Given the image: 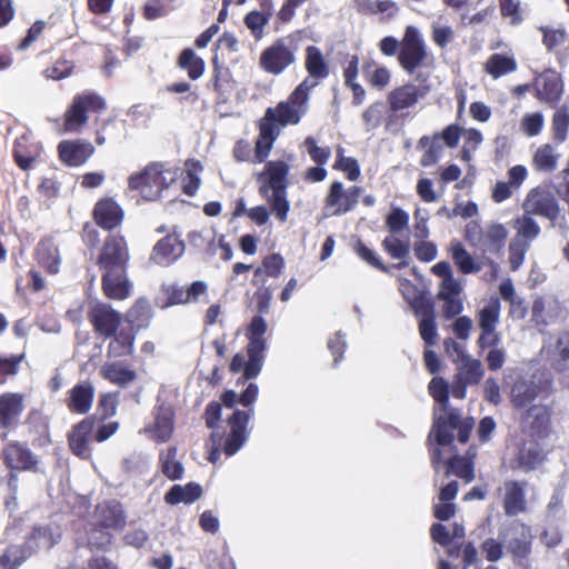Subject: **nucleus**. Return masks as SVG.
Listing matches in <instances>:
<instances>
[{"mask_svg": "<svg viewBox=\"0 0 569 569\" xmlns=\"http://www.w3.org/2000/svg\"><path fill=\"white\" fill-rule=\"evenodd\" d=\"M178 168L166 169L163 163H151L141 173L131 176L129 187L140 189L144 198L156 200L178 177Z\"/></svg>", "mask_w": 569, "mask_h": 569, "instance_id": "f257e3e1", "label": "nucleus"}, {"mask_svg": "<svg viewBox=\"0 0 569 569\" xmlns=\"http://www.w3.org/2000/svg\"><path fill=\"white\" fill-rule=\"evenodd\" d=\"M299 46L288 36L276 40L260 56V67L268 73L278 76L296 62Z\"/></svg>", "mask_w": 569, "mask_h": 569, "instance_id": "f03ea898", "label": "nucleus"}, {"mask_svg": "<svg viewBox=\"0 0 569 569\" xmlns=\"http://www.w3.org/2000/svg\"><path fill=\"white\" fill-rule=\"evenodd\" d=\"M427 56L426 44L419 30L416 27L408 26L398 54L399 64L411 74L423 64Z\"/></svg>", "mask_w": 569, "mask_h": 569, "instance_id": "7ed1b4c3", "label": "nucleus"}, {"mask_svg": "<svg viewBox=\"0 0 569 569\" xmlns=\"http://www.w3.org/2000/svg\"><path fill=\"white\" fill-rule=\"evenodd\" d=\"M106 108L103 98L93 92L77 94L66 112L64 129L78 131L88 121L87 113L99 112Z\"/></svg>", "mask_w": 569, "mask_h": 569, "instance_id": "20e7f679", "label": "nucleus"}, {"mask_svg": "<svg viewBox=\"0 0 569 569\" xmlns=\"http://www.w3.org/2000/svg\"><path fill=\"white\" fill-rule=\"evenodd\" d=\"M522 208L528 214H536L551 222L560 217V206L555 194L546 187L532 188L526 196Z\"/></svg>", "mask_w": 569, "mask_h": 569, "instance_id": "39448f33", "label": "nucleus"}, {"mask_svg": "<svg viewBox=\"0 0 569 569\" xmlns=\"http://www.w3.org/2000/svg\"><path fill=\"white\" fill-rule=\"evenodd\" d=\"M128 261L129 250L124 238L109 236L98 258L99 267L107 271V277H111L120 270H127Z\"/></svg>", "mask_w": 569, "mask_h": 569, "instance_id": "423d86ee", "label": "nucleus"}, {"mask_svg": "<svg viewBox=\"0 0 569 569\" xmlns=\"http://www.w3.org/2000/svg\"><path fill=\"white\" fill-rule=\"evenodd\" d=\"M361 196V188L345 189L340 181L331 183L326 197V216H339L355 208Z\"/></svg>", "mask_w": 569, "mask_h": 569, "instance_id": "0eeeda50", "label": "nucleus"}, {"mask_svg": "<svg viewBox=\"0 0 569 569\" xmlns=\"http://www.w3.org/2000/svg\"><path fill=\"white\" fill-rule=\"evenodd\" d=\"M499 539L518 563H521L530 553L531 533L529 528L521 523H512L499 532Z\"/></svg>", "mask_w": 569, "mask_h": 569, "instance_id": "6e6552de", "label": "nucleus"}, {"mask_svg": "<svg viewBox=\"0 0 569 569\" xmlns=\"http://www.w3.org/2000/svg\"><path fill=\"white\" fill-rule=\"evenodd\" d=\"M308 110V103L302 99H293V92L287 101L280 102L276 108H269L266 111L263 120L273 124L281 126L297 124Z\"/></svg>", "mask_w": 569, "mask_h": 569, "instance_id": "1a4fd4ad", "label": "nucleus"}, {"mask_svg": "<svg viewBox=\"0 0 569 569\" xmlns=\"http://www.w3.org/2000/svg\"><path fill=\"white\" fill-rule=\"evenodd\" d=\"M543 351L552 369L558 372L569 370V332L550 335L543 343Z\"/></svg>", "mask_w": 569, "mask_h": 569, "instance_id": "9d476101", "label": "nucleus"}, {"mask_svg": "<svg viewBox=\"0 0 569 569\" xmlns=\"http://www.w3.org/2000/svg\"><path fill=\"white\" fill-rule=\"evenodd\" d=\"M61 529L58 525L46 523L36 526L27 537L23 547L29 557L42 550L51 549L61 538Z\"/></svg>", "mask_w": 569, "mask_h": 569, "instance_id": "9b49d317", "label": "nucleus"}, {"mask_svg": "<svg viewBox=\"0 0 569 569\" xmlns=\"http://www.w3.org/2000/svg\"><path fill=\"white\" fill-rule=\"evenodd\" d=\"M253 411L236 410L228 419L231 428V432L224 443V453L227 456H233L247 441V425L250 420Z\"/></svg>", "mask_w": 569, "mask_h": 569, "instance_id": "f8f14e48", "label": "nucleus"}, {"mask_svg": "<svg viewBox=\"0 0 569 569\" xmlns=\"http://www.w3.org/2000/svg\"><path fill=\"white\" fill-rule=\"evenodd\" d=\"M1 455L6 466L11 470H37L38 459L24 443L10 442Z\"/></svg>", "mask_w": 569, "mask_h": 569, "instance_id": "ddd939ff", "label": "nucleus"}, {"mask_svg": "<svg viewBox=\"0 0 569 569\" xmlns=\"http://www.w3.org/2000/svg\"><path fill=\"white\" fill-rule=\"evenodd\" d=\"M94 329L104 337H111L120 323V315L106 303H94L89 312Z\"/></svg>", "mask_w": 569, "mask_h": 569, "instance_id": "4468645a", "label": "nucleus"}, {"mask_svg": "<svg viewBox=\"0 0 569 569\" xmlns=\"http://www.w3.org/2000/svg\"><path fill=\"white\" fill-rule=\"evenodd\" d=\"M429 91L426 86L417 87L408 83L393 89L388 94V103L392 112H398L403 109L415 106L419 99L423 98Z\"/></svg>", "mask_w": 569, "mask_h": 569, "instance_id": "2eb2a0df", "label": "nucleus"}, {"mask_svg": "<svg viewBox=\"0 0 569 569\" xmlns=\"http://www.w3.org/2000/svg\"><path fill=\"white\" fill-rule=\"evenodd\" d=\"M289 167L283 161H269L260 174L263 181L260 192L268 196L270 191H284L288 187L287 174Z\"/></svg>", "mask_w": 569, "mask_h": 569, "instance_id": "dca6fc26", "label": "nucleus"}, {"mask_svg": "<svg viewBox=\"0 0 569 569\" xmlns=\"http://www.w3.org/2000/svg\"><path fill=\"white\" fill-rule=\"evenodd\" d=\"M93 428V419L86 418L69 432L70 449L81 459H88L91 455L90 440L92 439Z\"/></svg>", "mask_w": 569, "mask_h": 569, "instance_id": "f3484780", "label": "nucleus"}, {"mask_svg": "<svg viewBox=\"0 0 569 569\" xmlns=\"http://www.w3.org/2000/svg\"><path fill=\"white\" fill-rule=\"evenodd\" d=\"M451 254L455 264L465 274L476 273L480 271L483 266H489L493 272H497L498 270V264L491 258L483 256L480 261H476L475 258L458 241L451 244Z\"/></svg>", "mask_w": 569, "mask_h": 569, "instance_id": "a211bd4d", "label": "nucleus"}, {"mask_svg": "<svg viewBox=\"0 0 569 569\" xmlns=\"http://www.w3.org/2000/svg\"><path fill=\"white\" fill-rule=\"evenodd\" d=\"M183 252V241L176 234H168L153 247L151 260L158 264L168 266L179 259Z\"/></svg>", "mask_w": 569, "mask_h": 569, "instance_id": "6ab92c4d", "label": "nucleus"}, {"mask_svg": "<svg viewBox=\"0 0 569 569\" xmlns=\"http://www.w3.org/2000/svg\"><path fill=\"white\" fill-rule=\"evenodd\" d=\"M60 159L68 166H81L93 153L94 148L89 142L62 141L58 146Z\"/></svg>", "mask_w": 569, "mask_h": 569, "instance_id": "aec40b11", "label": "nucleus"}, {"mask_svg": "<svg viewBox=\"0 0 569 569\" xmlns=\"http://www.w3.org/2000/svg\"><path fill=\"white\" fill-rule=\"evenodd\" d=\"M446 417H436L431 433L436 435V441L439 446H449L453 441V430L458 429L461 423L460 415L457 411H443Z\"/></svg>", "mask_w": 569, "mask_h": 569, "instance_id": "412c9836", "label": "nucleus"}, {"mask_svg": "<svg viewBox=\"0 0 569 569\" xmlns=\"http://www.w3.org/2000/svg\"><path fill=\"white\" fill-rule=\"evenodd\" d=\"M97 522L103 528H122L126 525V515L121 503L117 500H108L96 508Z\"/></svg>", "mask_w": 569, "mask_h": 569, "instance_id": "4be33fe9", "label": "nucleus"}, {"mask_svg": "<svg viewBox=\"0 0 569 569\" xmlns=\"http://www.w3.org/2000/svg\"><path fill=\"white\" fill-rule=\"evenodd\" d=\"M208 286L204 281H194L189 288L172 284L168 287V302L163 307L197 302L200 296L207 292Z\"/></svg>", "mask_w": 569, "mask_h": 569, "instance_id": "5701e85b", "label": "nucleus"}, {"mask_svg": "<svg viewBox=\"0 0 569 569\" xmlns=\"http://www.w3.org/2000/svg\"><path fill=\"white\" fill-rule=\"evenodd\" d=\"M93 216L100 227L111 230L121 223L123 212L112 199H102L96 204Z\"/></svg>", "mask_w": 569, "mask_h": 569, "instance_id": "b1692460", "label": "nucleus"}, {"mask_svg": "<svg viewBox=\"0 0 569 569\" xmlns=\"http://www.w3.org/2000/svg\"><path fill=\"white\" fill-rule=\"evenodd\" d=\"M93 397V386L88 381L80 382L69 391L67 406L71 412L84 415L90 410Z\"/></svg>", "mask_w": 569, "mask_h": 569, "instance_id": "393cba45", "label": "nucleus"}, {"mask_svg": "<svg viewBox=\"0 0 569 569\" xmlns=\"http://www.w3.org/2000/svg\"><path fill=\"white\" fill-rule=\"evenodd\" d=\"M100 376L121 388L128 387L137 379V372L123 361L103 363L100 368Z\"/></svg>", "mask_w": 569, "mask_h": 569, "instance_id": "a878e982", "label": "nucleus"}, {"mask_svg": "<svg viewBox=\"0 0 569 569\" xmlns=\"http://www.w3.org/2000/svg\"><path fill=\"white\" fill-rule=\"evenodd\" d=\"M537 97L548 103H555L562 93V83L556 72H546L536 79Z\"/></svg>", "mask_w": 569, "mask_h": 569, "instance_id": "bb28decb", "label": "nucleus"}, {"mask_svg": "<svg viewBox=\"0 0 569 569\" xmlns=\"http://www.w3.org/2000/svg\"><path fill=\"white\" fill-rule=\"evenodd\" d=\"M461 292L462 286L460 283L439 288L437 299L443 302L442 313L445 318L450 319L461 313L463 309Z\"/></svg>", "mask_w": 569, "mask_h": 569, "instance_id": "cd10ccee", "label": "nucleus"}, {"mask_svg": "<svg viewBox=\"0 0 569 569\" xmlns=\"http://www.w3.org/2000/svg\"><path fill=\"white\" fill-rule=\"evenodd\" d=\"M36 256L38 263L49 273L56 274L59 272L61 257L58 246L53 242V240H41L37 246Z\"/></svg>", "mask_w": 569, "mask_h": 569, "instance_id": "c85d7f7f", "label": "nucleus"}, {"mask_svg": "<svg viewBox=\"0 0 569 569\" xmlns=\"http://www.w3.org/2000/svg\"><path fill=\"white\" fill-rule=\"evenodd\" d=\"M127 270H120L111 277H107V271L102 274V288L110 299L123 300L129 297L131 284L127 279Z\"/></svg>", "mask_w": 569, "mask_h": 569, "instance_id": "c756f323", "label": "nucleus"}, {"mask_svg": "<svg viewBox=\"0 0 569 569\" xmlns=\"http://www.w3.org/2000/svg\"><path fill=\"white\" fill-rule=\"evenodd\" d=\"M507 236L508 230L503 224L491 223L488 226L479 240V246H481L483 254L487 252L500 253L505 246Z\"/></svg>", "mask_w": 569, "mask_h": 569, "instance_id": "7c9ffc66", "label": "nucleus"}, {"mask_svg": "<svg viewBox=\"0 0 569 569\" xmlns=\"http://www.w3.org/2000/svg\"><path fill=\"white\" fill-rule=\"evenodd\" d=\"M22 397L17 393H8L0 397V426L4 428L17 423L22 411Z\"/></svg>", "mask_w": 569, "mask_h": 569, "instance_id": "2f4dec72", "label": "nucleus"}, {"mask_svg": "<svg viewBox=\"0 0 569 569\" xmlns=\"http://www.w3.org/2000/svg\"><path fill=\"white\" fill-rule=\"evenodd\" d=\"M525 487L526 482H505V511L507 515L516 516L525 510Z\"/></svg>", "mask_w": 569, "mask_h": 569, "instance_id": "473e14b6", "label": "nucleus"}, {"mask_svg": "<svg viewBox=\"0 0 569 569\" xmlns=\"http://www.w3.org/2000/svg\"><path fill=\"white\" fill-rule=\"evenodd\" d=\"M545 459L543 452L535 441L523 443L517 453V468L528 472L538 468Z\"/></svg>", "mask_w": 569, "mask_h": 569, "instance_id": "72a5a7b5", "label": "nucleus"}, {"mask_svg": "<svg viewBox=\"0 0 569 569\" xmlns=\"http://www.w3.org/2000/svg\"><path fill=\"white\" fill-rule=\"evenodd\" d=\"M550 421V412L545 406H531L525 417L523 422L529 427L532 433L545 437Z\"/></svg>", "mask_w": 569, "mask_h": 569, "instance_id": "f704fd0d", "label": "nucleus"}, {"mask_svg": "<svg viewBox=\"0 0 569 569\" xmlns=\"http://www.w3.org/2000/svg\"><path fill=\"white\" fill-rule=\"evenodd\" d=\"M202 495V488L196 482H189L186 486L174 485L166 493L164 500L169 505L192 503Z\"/></svg>", "mask_w": 569, "mask_h": 569, "instance_id": "c9c22d12", "label": "nucleus"}, {"mask_svg": "<svg viewBox=\"0 0 569 569\" xmlns=\"http://www.w3.org/2000/svg\"><path fill=\"white\" fill-rule=\"evenodd\" d=\"M560 313V307L555 299H537L532 305V320L537 325L547 326L555 321Z\"/></svg>", "mask_w": 569, "mask_h": 569, "instance_id": "e433bc0d", "label": "nucleus"}, {"mask_svg": "<svg viewBox=\"0 0 569 569\" xmlns=\"http://www.w3.org/2000/svg\"><path fill=\"white\" fill-rule=\"evenodd\" d=\"M540 388L532 381L520 380L511 388V401L516 408L529 406L539 395Z\"/></svg>", "mask_w": 569, "mask_h": 569, "instance_id": "4c0bfd02", "label": "nucleus"}, {"mask_svg": "<svg viewBox=\"0 0 569 569\" xmlns=\"http://www.w3.org/2000/svg\"><path fill=\"white\" fill-rule=\"evenodd\" d=\"M306 69L315 79H325L329 74V67L321 51L315 46H309L306 49Z\"/></svg>", "mask_w": 569, "mask_h": 569, "instance_id": "58836bf2", "label": "nucleus"}, {"mask_svg": "<svg viewBox=\"0 0 569 569\" xmlns=\"http://www.w3.org/2000/svg\"><path fill=\"white\" fill-rule=\"evenodd\" d=\"M113 339L108 347V357L120 358L131 355L133 351V335L131 330H120L114 332Z\"/></svg>", "mask_w": 569, "mask_h": 569, "instance_id": "ea45409f", "label": "nucleus"}, {"mask_svg": "<svg viewBox=\"0 0 569 569\" xmlns=\"http://www.w3.org/2000/svg\"><path fill=\"white\" fill-rule=\"evenodd\" d=\"M560 154L551 144H542L533 156L535 168L543 172H552L558 167Z\"/></svg>", "mask_w": 569, "mask_h": 569, "instance_id": "a19ab883", "label": "nucleus"}, {"mask_svg": "<svg viewBox=\"0 0 569 569\" xmlns=\"http://www.w3.org/2000/svg\"><path fill=\"white\" fill-rule=\"evenodd\" d=\"M485 68L493 79H498L501 76L516 71L517 62L510 57L493 53L488 58Z\"/></svg>", "mask_w": 569, "mask_h": 569, "instance_id": "79ce46f5", "label": "nucleus"}, {"mask_svg": "<svg viewBox=\"0 0 569 569\" xmlns=\"http://www.w3.org/2000/svg\"><path fill=\"white\" fill-rule=\"evenodd\" d=\"M178 66L188 71L192 80L199 79L204 71V61L192 49H184L178 59Z\"/></svg>", "mask_w": 569, "mask_h": 569, "instance_id": "37998d69", "label": "nucleus"}, {"mask_svg": "<svg viewBox=\"0 0 569 569\" xmlns=\"http://www.w3.org/2000/svg\"><path fill=\"white\" fill-rule=\"evenodd\" d=\"M461 361L462 365L459 367L456 378L470 386L477 385L485 373L481 362L477 359H469L468 357Z\"/></svg>", "mask_w": 569, "mask_h": 569, "instance_id": "c03bdc74", "label": "nucleus"}, {"mask_svg": "<svg viewBox=\"0 0 569 569\" xmlns=\"http://www.w3.org/2000/svg\"><path fill=\"white\" fill-rule=\"evenodd\" d=\"M439 139L440 136L435 134L433 137L423 136L419 140L418 146L426 150L420 160L421 166L429 167L438 161L442 151V146L440 144Z\"/></svg>", "mask_w": 569, "mask_h": 569, "instance_id": "a18cd8bd", "label": "nucleus"}, {"mask_svg": "<svg viewBox=\"0 0 569 569\" xmlns=\"http://www.w3.org/2000/svg\"><path fill=\"white\" fill-rule=\"evenodd\" d=\"M29 558L23 545L9 546L0 556L1 569H18Z\"/></svg>", "mask_w": 569, "mask_h": 569, "instance_id": "49530a36", "label": "nucleus"}, {"mask_svg": "<svg viewBox=\"0 0 569 569\" xmlns=\"http://www.w3.org/2000/svg\"><path fill=\"white\" fill-rule=\"evenodd\" d=\"M445 475L449 476L453 473L466 482H470L473 479L472 463L469 459L460 456H455L445 463Z\"/></svg>", "mask_w": 569, "mask_h": 569, "instance_id": "de8ad7c7", "label": "nucleus"}, {"mask_svg": "<svg viewBox=\"0 0 569 569\" xmlns=\"http://www.w3.org/2000/svg\"><path fill=\"white\" fill-rule=\"evenodd\" d=\"M515 228L517 233L515 237H521L526 243H530L540 234V227L536 220L525 212L522 217H519L515 221Z\"/></svg>", "mask_w": 569, "mask_h": 569, "instance_id": "09e8293b", "label": "nucleus"}, {"mask_svg": "<svg viewBox=\"0 0 569 569\" xmlns=\"http://www.w3.org/2000/svg\"><path fill=\"white\" fill-rule=\"evenodd\" d=\"M173 431L172 411L170 408H159L154 421V436L160 441H167Z\"/></svg>", "mask_w": 569, "mask_h": 569, "instance_id": "8fccbe9b", "label": "nucleus"}, {"mask_svg": "<svg viewBox=\"0 0 569 569\" xmlns=\"http://www.w3.org/2000/svg\"><path fill=\"white\" fill-rule=\"evenodd\" d=\"M362 72L365 78L372 87L383 89L390 82V72L385 67H379L375 62H368L363 66Z\"/></svg>", "mask_w": 569, "mask_h": 569, "instance_id": "3c124183", "label": "nucleus"}, {"mask_svg": "<svg viewBox=\"0 0 569 569\" xmlns=\"http://www.w3.org/2000/svg\"><path fill=\"white\" fill-rule=\"evenodd\" d=\"M284 267V260L279 253H273L266 257L262 260V266L254 270V279L253 282L264 281L262 278V273H266L270 277H277L281 273Z\"/></svg>", "mask_w": 569, "mask_h": 569, "instance_id": "603ef678", "label": "nucleus"}, {"mask_svg": "<svg viewBox=\"0 0 569 569\" xmlns=\"http://www.w3.org/2000/svg\"><path fill=\"white\" fill-rule=\"evenodd\" d=\"M274 140V128L273 124L263 120L260 124V138L256 144V153L259 161L268 156L272 141Z\"/></svg>", "mask_w": 569, "mask_h": 569, "instance_id": "864d4df0", "label": "nucleus"}, {"mask_svg": "<svg viewBox=\"0 0 569 569\" xmlns=\"http://www.w3.org/2000/svg\"><path fill=\"white\" fill-rule=\"evenodd\" d=\"M530 243H526L521 237H513L509 243V264L512 271H517L523 263Z\"/></svg>", "mask_w": 569, "mask_h": 569, "instance_id": "5fc2aeb1", "label": "nucleus"}, {"mask_svg": "<svg viewBox=\"0 0 569 569\" xmlns=\"http://www.w3.org/2000/svg\"><path fill=\"white\" fill-rule=\"evenodd\" d=\"M271 207L272 212L276 217L284 222L287 220L290 203L287 199V190L284 191H270L268 196H264Z\"/></svg>", "mask_w": 569, "mask_h": 569, "instance_id": "6e6d98bb", "label": "nucleus"}, {"mask_svg": "<svg viewBox=\"0 0 569 569\" xmlns=\"http://www.w3.org/2000/svg\"><path fill=\"white\" fill-rule=\"evenodd\" d=\"M177 448L171 447L168 449L166 456H161L162 472L171 480H177L182 477L183 467L176 460Z\"/></svg>", "mask_w": 569, "mask_h": 569, "instance_id": "4d7b16f0", "label": "nucleus"}, {"mask_svg": "<svg viewBox=\"0 0 569 569\" xmlns=\"http://www.w3.org/2000/svg\"><path fill=\"white\" fill-rule=\"evenodd\" d=\"M385 109L386 107L382 101H376L365 110L362 113V121L367 131L377 129L381 124Z\"/></svg>", "mask_w": 569, "mask_h": 569, "instance_id": "13d9d810", "label": "nucleus"}, {"mask_svg": "<svg viewBox=\"0 0 569 569\" xmlns=\"http://www.w3.org/2000/svg\"><path fill=\"white\" fill-rule=\"evenodd\" d=\"M396 9V3L391 0L358 1V10L366 14L392 13Z\"/></svg>", "mask_w": 569, "mask_h": 569, "instance_id": "bf43d9fd", "label": "nucleus"}, {"mask_svg": "<svg viewBox=\"0 0 569 569\" xmlns=\"http://www.w3.org/2000/svg\"><path fill=\"white\" fill-rule=\"evenodd\" d=\"M500 305L498 300L492 301L479 312V327L481 330L496 329L499 321Z\"/></svg>", "mask_w": 569, "mask_h": 569, "instance_id": "052dcab7", "label": "nucleus"}, {"mask_svg": "<svg viewBox=\"0 0 569 569\" xmlns=\"http://www.w3.org/2000/svg\"><path fill=\"white\" fill-rule=\"evenodd\" d=\"M382 247L393 259H410L409 244L396 236H388L382 241Z\"/></svg>", "mask_w": 569, "mask_h": 569, "instance_id": "680f3d73", "label": "nucleus"}, {"mask_svg": "<svg viewBox=\"0 0 569 569\" xmlns=\"http://www.w3.org/2000/svg\"><path fill=\"white\" fill-rule=\"evenodd\" d=\"M553 136L555 140L559 143L563 142L567 138V131L569 127V111L567 107L558 109L552 118Z\"/></svg>", "mask_w": 569, "mask_h": 569, "instance_id": "e2e57ef3", "label": "nucleus"}, {"mask_svg": "<svg viewBox=\"0 0 569 569\" xmlns=\"http://www.w3.org/2000/svg\"><path fill=\"white\" fill-rule=\"evenodd\" d=\"M409 306L419 320L436 318L435 303L425 292L411 301Z\"/></svg>", "mask_w": 569, "mask_h": 569, "instance_id": "0e129e2a", "label": "nucleus"}, {"mask_svg": "<svg viewBox=\"0 0 569 569\" xmlns=\"http://www.w3.org/2000/svg\"><path fill=\"white\" fill-rule=\"evenodd\" d=\"M429 392L441 406L442 411H447L449 403L448 383L442 378H433L429 383Z\"/></svg>", "mask_w": 569, "mask_h": 569, "instance_id": "69168bd1", "label": "nucleus"}, {"mask_svg": "<svg viewBox=\"0 0 569 569\" xmlns=\"http://www.w3.org/2000/svg\"><path fill=\"white\" fill-rule=\"evenodd\" d=\"M303 146L311 159L318 166H323L328 162L331 154L330 148L317 146V142L312 137H307L305 139Z\"/></svg>", "mask_w": 569, "mask_h": 569, "instance_id": "338daca9", "label": "nucleus"}, {"mask_svg": "<svg viewBox=\"0 0 569 569\" xmlns=\"http://www.w3.org/2000/svg\"><path fill=\"white\" fill-rule=\"evenodd\" d=\"M455 38V31L450 26L443 24L441 18L432 23V39L440 48H446Z\"/></svg>", "mask_w": 569, "mask_h": 569, "instance_id": "774afa93", "label": "nucleus"}]
</instances>
